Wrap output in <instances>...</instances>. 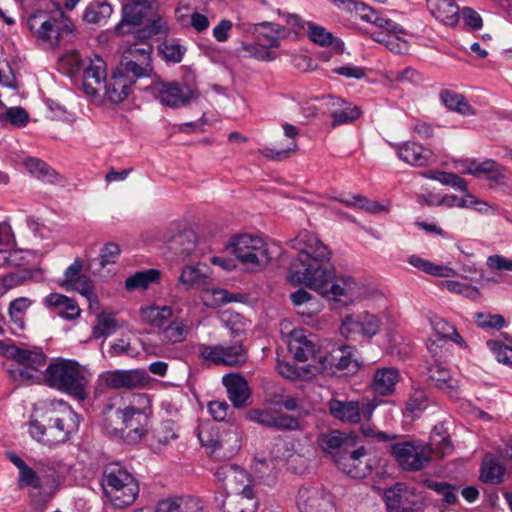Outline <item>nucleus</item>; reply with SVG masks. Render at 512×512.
<instances>
[{
  "instance_id": "1",
  "label": "nucleus",
  "mask_w": 512,
  "mask_h": 512,
  "mask_svg": "<svg viewBox=\"0 0 512 512\" xmlns=\"http://www.w3.org/2000/svg\"><path fill=\"white\" fill-rule=\"evenodd\" d=\"M289 243L297 251L286 277L290 284L305 285L337 307L347 306L361 294L362 286L352 276L336 275L331 252L316 234L303 230Z\"/></svg>"
},
{
  "instance_id": "2",
  "label": "nucleus",
  "mask_w": 512,
  "mask_h": 512,
  "mask_svg": "<svg viewBox=\"0 0 512 512\" xmlns=\"http://www.w3.org/2000/svg\"><path fill=\"white\" fill-rule=\"evenodd\" d=\"M116 415L121 419V426L112 427L111 431L127 444H138L151 427V399L145 393L135 394L130 404L118 409Z\"/></svg>"
},
{
  "instance_id": "3",
  "label": "nucleus",
  "mask_w": 512,
  "mask_h": 512,
  "mask_svg": "<svg viewBox=\"0 0 512 512\" xmlns=\"http://www.w3.org/2000/svg\"><path fill=\"white\" fill-rule=\"evenodd\" d=\"M43 382L50 388L63 392L78 401H85L88 396V379L81 366L74 360L54 359L43 373Z\"/></svg>"
},
{
  "instance_id": "4",
  "label": "nucleus",
  "mask_w": 512,
  "mask_h": 512,
  "mask_svg": "<svg viewBox=\"0 0 512 512\" xmlns=\"http://www.w3.org/2000/svg\"><path fill=\"white\" fill-rule=\"evenodd\" d=\"M101 485L105 496L117 508L132 505L140 491L137 479L119 463L105 466Z\"/></svg>"
},
{
  "instance_id": "5",
  "label": "nucleus",
  "mask_w": 512,
  "mask_h": 512,
  "mask_svg": "<svg viewBox=\"0 0 512 512\" xmlns=\"http://www.w3.org/2000/svg\"><path fill=\"white\" fill-rule=\"evenodd\" d=\"M27 26L37 40L51 45L70 41L74 31L73 22L61 9L53 14L38 11L29 16Z\"/></svg>"
},
{
  "instance_id": "6",
  "label": "nucleus",
  "mask_w": 512,
  "mask_h": 512,
  "mask_svg": "<svg viewBox=\"0 0 512 512\" xmlns=\"http://www.w3.org/2000/svg\"><path fill=\"white\" fill-rule=\"evenodd\" d=\"M198 439L210 456L216 459H230L241 447L238 427L231 429L225 436L220 435L219 427L213 423H205L198 428Z\"/></svg>"
},
{
  "instance_id": "7",
  "label": "nucleus",
  "mask_w": 512,
  "mask_h": 512,
  "mask_svg": "<svg viewBox=\"0 0 512 512\" xmlns=\"http://www.w3.org/2000/svg\"><path fill=\"white\" fill-rule=\"evenodd\" d=\"M232 254L247 271H260L270 260L271 253L267 243L260 237L241 235L231 242Z\"/></svg>"
},
{
  "instance_id": "8",
  "label": "nucleus",
  "mask_w": 512,
  "mask_h": 512,
  "mask_svg": "<svg viewBox=\"0 0 512 512\" xmlns=\"http://www.w3.org/2000/svg\"><path fill=\"white\" fill-rule=\"evenodd\" d=\"M360 367L354 358V347L345 344H328L324 350H319L317 356V370L328 375L336 371L349 370L357 372Z\"/></svg>"
},
{
  "instance_id": "9",
  "label": "nucleus",
  "mask_w": 512,
  "mask_h": 512,
  "mask_svg": "<svg viewBox=\"0 0 512 512\" xmlns=\"http://www.w3.org/2000/svg\"><path fill=\"white\" fill-rule=\"evenodd\" d=\"M387 512H423L427 506L426 495L405 483H396L383 496Z\"/></svg>"
},
{
  "instance_id": "10",
  "label": "nucleus",
  "mask_w": 512,
  "mask_h": 512,
  "mask_svg": "<svg viewBox=\"0 0 512 512\" xmlns=\"http://www.w3.org/2000/svg\"><path fill=\"white\" fill-rule=\"evenodd\" d=\"M152 52L150 43H136L123 53L117 68L135 82L139 78L150 77L153 73Z\"/></svg>"
},
{
  "instance_id": "11",
  "label": "nucleus",
  "mask_w": 512,
  "mask_h": 512,
  "mask_svg": "<svg viewBox=\"0 0 512 512\" xmlns=\"http://www.w3.org/2000/svg\"><path fill=\"white\" fill-rule=\"evenodd\" d=\"M389 451L399 467L405 471H419L425 468L435 452L428 445L411 441L392 444Z\"/></svg>"
},
{
  "instance_id": "12",
  "label": "nucleus",
  "mask_w": 512,
  "mask_h": 512,
  "mask_svg": "<svg viewBox=\"0 0 512 512\" xmlns=\"http://www.w3.org/2000/svg\"><path fill=\"white\" fill-rule=\"evenodd\" d=\"M19 367L8 370L10 377L22 384L39 383L40 368L46 363V355L41 350H29L18 347L13 359Z\"/></svg>"
},
{
  "instance_id": "13",
  "label": "nucleus",
  "mask_w": 512,
  "mask_h": 512,
  "mask_svg": "<svg viewBox=\"0 0 512 512\" xmlns=\"http://www.w3.org/2000/svg\"><path fill=\"white\" fill-rule=\"evenodd\" d=\"M208 272L209 268L205 264L186 265L181 271L179 282L188 288L205 291L211 289L212 295L218 304L236 301L240 296L239 294L232 295L227 290L212 288L213 281Z\"/></svg>"
},
{
  "instance_id": "14",
  "label": "nucleus",
  "mask_w": 512,
  "mask_h": 512,
  "mask_svg": "<svg viewBox=\"0 0 512 512\" xmlns=\"http://www.w3.org/2000/svg\"><path fill=\"white\" fill-rule=\"evenodd\" d=\"M148 89L161 104L171 108L187 106L195 97L194 91L188 85L177 82L157 81Z\"/></svg>"
},
{
  "instance_id": "15",
  "label": "nucleus",
  "mask_w": 512,
  "mask_h": 512,
  "mask_svg": "<svg viewBox=\"0 0 512 512\" xmlns=\"http://www.w3.org/2000/svg\"><path fill=\"white\" fill-rule=\"evenodd\" d=\"M99 380L109 389L132 390L146 387L149 385L151 378L148 373L142 369H131L103 372L99 376Z\"/></svg>"
},
{
  "instance_id": "16",
  "label": "nucleus",
  "mask_w": 512,
  "mask_h": 512,
  "mask_svg": "<svg viewBox=\"0 0 512 512\" xmlns=\"http://www.w3.org/2000/svg\"><path fill=\"white\" fill-rule=\"evenodd\" d=\"M107 81V66L100 56L90 58L83 69L82 90L88 95L95 97L103 90Z\"/></svg>"
},
{
  "instance_id": "17",
  "label": "nucleus",
  "mask_w": 512,
  "mask_h": 512,
  "mask_svg": "<svg viewBox=\"0 0 512 512\" xmlns=\"http://www.w3.org/2000/svg\"><path fill=\"white\" fill-rule=\"evenodd\" d=\"M300 512H334L330 494L314 487H301L297 494Z\"/></svg>"
},
{
  "instance_id": "18",
  "label": "nucleus",
  "mask_w": 512,
  "mask_h": 512,
  "mask_svg": "<svg viewBox=\"0 0 512 512\" xmlns=\"http://www.w3.org/2000/svg\"><path fill=\"white\" fill-rule=\"evenodd\" d=\"M364 456L366 449L363 446L352 451L348 449L343 454L336 455V465L352 478H364L371 472L369 464L362 461Z\"/></svg>"
},
{
  "instance_id": "19",
  "label": "nucleus",
  "mask_w": 512,
  "mask_h": 512,
  "mask_svg": "<svg viewBox=\"0 0 512 512\" xmlns=\"http://www.w3.org/2000/svg\"><path fill=\"white\" fill-rule=\"evenodd\" d=\"M358 436L356 433H344L339 430H333L329 433L321 434L318 437L320 448L330 453L333 461L336 463V455L343 454L348 449L356 446Z\"/></svg>"
},
{
  "instance_id": "20",
  "label": "nucleus",
  "mask_w": 512,
  "mask_h": 512,
  "mask_svg": "<svg viewBox=\"0 0 512 512\" xmlns=\"http://www.w3.org/2000/svg\"><path fill=\"white\" fill-rule=\"evenodd\" d=\"M326 105L329 115L332 118V127L353 123L359 119L362 114L358 106L341 98L329 96Z\"/></svg>"
},
{
  "instance_id": "21",
  "label": "nucleus",
  "mask_w": 512,
  "mask_h": 512,
  "mask_svg": "<svg viewBox=\"0 0 512 512\" xmlns=\"http://www.w3.org/2000/svg\"><path fill=\"white\" fill-rule=\"evenodd\" d=\"M75 416L72 410H68L61 416L51 417L49 419L48 437L45 439V444L53 445L65 442L75 428Z\"/></svg>"
},
{
  "instance_id": "22",
  "label": "nucleus",
  "mask_w": 512,
  "mask_h": 512,
  "mask_svg": "<svg viewBox=\"0 0 512 512\" xmlns=\"http://www.w3.org/2000/svg\"><path fill=\"white\" fill-rule=\"evenodd\" d=\"M136 82L120 71L117 67L105 83V95L110 102L118 104L123 102L130 94Z\"/></svg>"
},
{
  "instance_id": "23",
  "label": "nucleus",
  "mask_w": 512,
  "mask_h": 512,
  "mask_svg": "<svg viewBox=\"0 0 512 512\" xmlns=\"http://www.w3.org/2000/svg\"><path fill=\"white\" fill-rule=\"evenodd\" d=\"M398 157L417 167H425L429 165L435 158L433 152L417 142H405L394 146Z\"/></svg>"
},
{
  "instance_id": "24",
  "label": "nucleus",
  "mask_w": 512,
  "mask_h": 512,
  "mask_svg": "<svg viewBox=\"0 0 512 512\" xmlns=\"http://www.w3.org/2000/svg\"><path fill=\"white\" fill-rule=\"evenodd\" d=\"M222 383L234 408L244 407L250 397V389L246 379L239 374L229 373L223 377Z\"/></svg>"
},
{
  "instance_id": "25",
  "label": "nucleus",
  "mask_w": 512,
  "mask_h": 512,
  "mask_svg": "<svg viewBox=\"0 0 512 512\" xmlns=\"http://www.w3.org/2000/svg\"><path fill=\"white\" fill-rule=\"evenodd\" d=\"M41 483V493L51 497L60 487V466L49 460L35 462Z\"/></svg>"
},
{
  "instance_id": "26",
  "label": "nucleus",
  "mask_w": 512,
  "mask_h": 512,
  "mask_svg": "<svg viewBox=\"0 0 512 512\" xmlns=\"http://www.w3.org/2000/svg\"><path fill=\"white\" fill-rule=\"evenodd\" d=\"M330 415L343 423L356 424L361 420V409L359 401H343L332 398L328 402Z\"/></svg>"
},
{
  "instance_id": "27",
  "label": "nucleus",
  "mask_w": 512,
  "mask_h": 512,
  "mask_svg": "<svg viewBox=\"0 0 512 512\" xmlns=\"http://www.w3.org/2000/svg\"><path fill=\"white\" fill-rule=\"evenodd\" d=\"M427 378L433 387L448 395H453L459 388L458 380L440 363H434L427 368Z\"/></svg>"
},
{
  "instance_id": "28",
  "label": "nucleus",
  "mask_w": 512,
  "mask_h": 512,
  "mask_svg": "<svg viewBox=\"0 0 512 512\" xmlns=\"http://www.w3.org/2000/svg\"><path fill=\"white\" fill-rule=\"evenodd\" d=\"M431 14L445 25L455 26L459 21V6L455 0H427Z\"/></svg>"
},
{
  "instance_id": "29",
  "label": "nucleus",
  "mask_w": 512,
  "mask_h": 512,
  "mask_svg": "<svg viewBox=\"0 0 512 512\" xmlns=\"http://www.w3.org/2000/svg\"><path fill=\"white\" fill-rule=\"evenodd\" d=\"M293 341L290 344V350L294 354V359L299 362L307 361L309 358L317 364L319 349L302 331L294 330L292 332Z\"/></svg>"
},
{
  "instance_id": "30",
  "label": "nucleus",
  "mask_w": 512,
  "mask_h": 512,
  "mask_svg": "<svg viewBox=\"0 0 512 512\" xmlns=\"http://www.w3.org/2000/svg\"><path fill=\"white\" fill-rule=\"evenodd\" d=\"M150 7L149 0H133L123 7V18L116 26V32L121 33L126 25L137 26L147 14Z\"/></svg>"
},
{
  "instance_id": "31",
  "label": "nucleus",
  "mask_w": 512,
  "mask_h": 512,
  "mask_svg": "<svg viewBox=\"0 0 512 512\" xmlns=\"http://www.w3.org/2000/svg\"><path fill=\"white\" fill-rule=\"evenodd\" d=\"M399 377V371L394 367L379 368L375 371L372 388L381 396L391 395Z\"/></svg>"
},
{
  "instance_id": "32",
  "label": "nucleus",
  "mask_w": 512,
  "mask_h": 512,
  "mask_svg": "<svg viewBox=\"0 0 512 512\" xmlns=\"http://www.w3.org/2000/svg\"><path fill=\"white\" fill-rule=\"evenodd\" d=\"M24 166L30 174L38 178L39 180L49 184H61L62 177L58 172L50 167L44 161L29 157L24 161Z\"/></svg>"
},
{
  "instance_id": "33",
  "label": "nucleus",
  "mask_w": 512,
  "mask_h": 512,
  "mask_svg": "<svg viewBox=\"0 0 512 512\" xmlns=\"http://www.w3.org/2000/svg\"><path fill=\"white\" fill-rule=\"evenodd\" d=\"M441 103L450 111L456 112L463 116H473L476 114L475 109L469 104L463 94L442 89L439 93Z\"/></svg>"
},
{
  "instance_id": "34",
  "label": "nucleus",
  "mask_w": 512,
  "mask_h": 512,
  "mask_svg": "<svg viewBox=\"0 0 512 512\" xmlns=\"http://www.w3.org/2000/svg\"><path fill=\"white\" fill-rule=\"evenodd\" d=\"M162 343H180L186 337L183 322H150Z\"/></svg>"
},
{
  "instance_id": "35",
  "label": "nucleus",
  "mask_w": 512,
  "mask_h": 512,
  "mask_svg": "<svg viewBox=\"0 0 512 512\" xmlns=\"http://www.w3.org/2000/svg\"><path fill=\"white\" fill-rule=\"evenodd\" d=\"M188 10V7L176 8L177 23L183 28H193L198 33L207 30L210 24L208 17L197 11L188 13Z\"/></svg>"
},
{
  "instance_id": "36",
  "label": "nucleus",
  "mask_w": 512,
  "mask_h": 512,
  "mask_svg": "<svg viewBox=\"0 0 512 512\" xmlns=\"http://www.w3.org/2000/svg\"><path fill=\"white\" fill-rule=\"evenodd\" d=\"M196 248V234L193 230H184L169 241V249L179 258L190 256Z\"/></svg>"
},
{
  "instance_id": "37",
  "label": "nucleus",
  "mask_w": 512,
  "mask_h": 512,
  "mask_svg": "<svg viewBox=\"0 0 512 512\" xmlns=\"http://www.w3.org/2000/svg\"><path fill=\"white\" fill-rule=\"evenodd\" d=\"M257 41L265 43L266 46L278 48L280 37H284L285 28L277 23L262 22L257 24Z\"/></svg>"
},
{
  "instance_id": "38",
  "label": "nucleus",
  "mask_w": 512,
  "mask_h": 512,
  "mask_svg": "<svg viewBox=\"0 0 512 512\" xmlns=\"http://www.w3.org/2000/svg\"><path fill=\"white\" fill-rule=\"evenodd\" d=\"M465 171L476 177L486 175L487 178L492 181H499L503 177L500 165L494 160L490 159L483 162H477L475 160L468 161L465 167Z\"/></svg>"
},
{
  "instance_id": "39",
  "label": "nucleus",
  "mask_w": 512,
  "mask_h": 512,
  "mask_svg": "<svg viewBox=\"0 0 512 512\" xmlns=\"http://www.w3.org/2000/svg\"><path fill=\"white\" fill-rule=\"evenodd\" d=\"M506 469L496 459L485 457L481 469L480 479L484 483L498 485L504 481Z\"/></svg>"
},
{
  "instance_id": "40",
  "label": "nucleus",
  "mask_w": 512,
  "mask_h": 512,
  "mask_svg": "<svg viewBox=\"0 0 512 512\" xmlns=\"http://www.w3.org/2000/svg\"><path fill=\"white\" fill-rule=\"evenodd\" d=\"M161 272L158 269H147L138 271L129 276L125 280V288L127 291H134L136 289H147L150 284L159 281Z\"/></svg>"
},
{
  "instance_id": "41",
  "label": "nucleus",
  "mask_w": 512,
  "mask_h": 512,
  "mask_svg": "<svg viewBox=\"0 0 512 512\" xmlns=\"http://www.w3.org/2000/svg\"><path fill=\"white\" fill-rule=\"evenodd\" d=\"M378 331V322H341L340 326V333L346 338L353 339L356 334L371 339Z\"/></svg>"
},
{
  "instance_id": "42",
  "label": "nucleus",
  "mask_w": 512,
  "mask_h": 512,
  "mask_svg": "<svg viewBox=\"0 0 512 512\" xmlns=\"http://www.w3.org/2000/svg\"><path fill=\"white\" fill-rule=\"evenodd\" d=\"M334 3L343 10L350 13H354L361 20L374 24L375 18L378 16V12L373 8L369 7L363 2H357L354 0H334Z\"/></svg>"
},
{
  "instance_id": "43",
  "label": "nucleus",
  "mask_w": 512,
  "mask_h": 512,
  "mask_svg": "<svg viewBox=\"0 0 512 512\" xmlns=\"http://www.w3.org/2000/svg\"><path fill=\"white\" fill-rule=\"evenodd\" d=\"M112 6L108 2H91L85 9L83 21L91 24H99L111 16Z\"/></svg>"
},
{
  "instance_id": "44",
  "label": "nucleus",
  "mask_w": 512,
  "mask_h": 512,
  "mask_svg": "<svg viewBox=\"0 0 512 512\" xmlns=\"http://www.w3.org/2000/svg\"><path fill=\"white\" fill-rule=\"evenodd\" d=\"M222 365L235 367L244 364L247 354L243 348L242 341H236L233 345H223Z\"/></svg>"
},
{
  "instance_id": "45",
  "label": "nucleus",
  "mask_w": 512,
  "mask_h": 512,
  "mask_svg": "<svg viewBox=\"0 0 512 512\" xmlns=\"http://www.w3.org/2000/svg\"><path fill=\"white\" fill-rule=\"evenodd\" d=\"M408 263L413 267L433 276L449 277L454 273L452 268L436 265L416 255L410 256L408 258Z\"/></svg>"
},
{
  "instance_id": "46",
  "label": "nucleus",
  "mask_w": 512,
  "mask_h": 512,
  "mask_svg": "<svg viewBox=\"0 0 512 512\" xmlns=\"http://www.w3.org/2000/svg\"><path fill=\"white\" fill-rule=\"evenodd\" d=\"M293 304L299 308L298 313L302 316L312 317L317 312V305L306 290L300 288L290 296Z\"/></svg>"
},
{
  "instance_id": "47",
  "label": "nucleus",
  "mask_w": 512,
  "mask_h": 512,
  "mask_svg": "<svg viewBox=\"0 0 512 512\" xmlns=\"http://www.w3.org/2000/svg\"><path fill=\"white\" fill-rule=\"evenodd\" d=\"M423 175L432 180H436L443 185L451 186L459 191H467V182L455 173L444 171H426Z\"/></svg>"
},
{
  "instance_id": "48",
  "label": "nucleus",
  "mask_w": 512,
  "mask_h": 512,
  "mask_svg": "<svg viewBox=\"0 0 512 512\" xmlns=\"http://www.w3.org/2000/svg\"><path fill=\"white\" fill-rule=\"evenodd\" d=\"M208 411L213 419L217 422L226 421L230 424L231 429H234L236 426L235 418L233 417V413H229L230 406L229 404L223 401H210L207 405Z\"/></svg>"
},
{
  "instance_id": "49",
  "label": "nucleus",
  "mask_w": 512,
  "mask_h": 512,
  "mask_svg": "<svg viewBox=\"0 0 512 512\" xmlns=\"http://www.w3.org/2000/svg\"><path fill=\"white\" fill-rule=\"evenodd\" d=\"M29 121L28 112L22 107H10L0 114V123L5 126L10 123L14 127H25Z\"/></svg>"
},
{
  "instance_id": "50",
  "label": "nucleus",
  "mask_w": 512,
  "mask_h": 512,
  "mask_svg": "<svg viewBox=\"0 0 512 512\" xmlns=\"http://www.w3.org/2000/svg\"><path fill=\"white\" fill-rule=\"evenodd\" d=\"M141 317L143 320H168L170 318H174L177 320L178 316H175L173 309L171 306H158V305H150L147 307H142L140 309Z\"/></svg>"
},
{
  "instance_id": "51",
  "label": "nucleus",
  "mask_w": 512,
  "mask_h": 512,
  "mask_svg": "<svg viewBox=\"0 0 512 512\" xmlns=\"http://www.w3.org/2000/svg\"><path fill=\"white\" fill-rule=\"evenodd\" d=\"M270 428L280 431L302 430V426L298 418L281 413L279 411H274V416Z\"/></svg>"
},
{
  "instance_id": "52",
  "label": "nucleus",
  "mask_w": 512,
  "mask_h": 512,
  "mask_svg": "<svg viewBox=\"0 0 512 512\" xmlns=\"http://www.w3.org/2000/svg\"><path fill=\"white\" fill-rule=\"evenodd\" d=\"M263 42L257 41L255 44H243L242 50L250 56L261 61H272L277 58V54Z\"/></svg>"
},
{
  "instance_id": "53",
  "label": "nucleus",
  "mask_w": 512,
  "mask_h": 512,
  "mask_svg": "<svg viewBox=\"0 0 512 512\" xmlns=\"http://www.w3.org/2000/svg\"><path fill=\"white\" fill-rule=\"evenodd\" d=\"M308 36L312 42L322 47L332 45L335 40L331 32L314 23H308Z\"/></svg>"
},
{
  "instance_id": "54",
  "label": "nucleus",
  "mask_w": 512,
  "mask_h": 512,
  "mask_svg": "<svg viewBox=\"0 0 512 512\" xmlns=\"http://www.w3.org/2000/svg\"><path fill=\"white\" fill-rule=\"evenodd\" d=\"M429 397L423 389H415L406 402L407 411L418 414L429 406Z\"/></svg>"
},
{
  "instance_id": "55",
  "label": "nucleus",
  "mask_w": 512,
  "mask_h": 512,
  "mask_svg": "<svg viewBox=\"0 0 512 512\" xmlns=\"http://www.w3.org/2000/svg\"><path fill=\"white\" fill-rule=\"evenodd\" d=\"M340 202L347 206H355L370 213H379L385 210L379 202L372 201L361 195H354L352 199H341Z\"/></svg>"
},
{
  "instance_id": "56",
  "label": "nucleus",
  "mask_w": 512,
  "mask_h": 512,
  "mask_svg": "<svg viewBox=\"0 0 512 512\" xmlns=\"http://www.w3.org/2000/svg\"><path fill=\"white\" fill-rule=\"evenodd\" d=\"M18 485L23 487H31L41 492V483L38 474V469L27 465L19 472Z\"/></svg>"
},
{
  "instance_id": "57",
  "label": "nucleus",
  "mask_w": 512,
  "mask_h": 512,
  "mask_svg": "<svg viewBox=\"0 0 512 512\" xmlns=\"http://www.w3.org/2000/svg\"><path fill=\"white\" fill-rule=\"evenodd\" d=\"M215 478L224 483L227 480H236L238 478H244L247 473L241 467L235 464H227L220 466L214 473Z\"/></svg>"
},
{
  "instance_id": "58",
  "label": "nucleus",
  "mask_w": 512,
  "mask_h": 512,
  "mask_svg": "<svg viewBox=\"0 0 512 512\" xmlns=\"http://www.w3.org/2000/svg\"><path fill=\"white\" fill-rule=\"evenodd\" d=\"M168 33V26L164 19L158 17L148 21L145 27L138 32L139 38H151L158 35H166Z\"/></svg>"
},
{
  "instance_id": "59",
  "label": "nucleus",
  "mask_w": 512,
  "mask_h": 512,
  "mask_svg": "<svg viewBox=\"0 0 512 512\" xmlns=\"http://www.w3.org/2000/svg\"><path fill=\"white\" fill-rule=\"evenodd\" d=\"M186 51V47L174 41H166L161 46L163 57L173 63H180Z\"/></svg>"
},
{
  "instance_id": "60",
  "label": "nucleus",
  "mask_w": 512,
  "mask_h": 512,
  "mask_svg": "<svg viewBox=\"0 0 512 512\" xmlns=\"http://www.w3.org/2000/svg\"><path fill=\"white\" fill-rule=\"evenodd\" d=\"M178 435L174 431L170 422L163 423L158 429L154 431L153 439L154 446L160 448L169 444L170 440H175Z\"/></svg>"
},
{
  "instance_id": "61",
  "label": "nucleus",
  "mask_w": 512,
  "mask_h": 512,
  "mask_svg": "<svg viewBox=\"0 0 512 512\" xmlns=\"http://www.w3.org/2000/svg\"><path fill=\"white\" fill-rule=\"evenodd\" d=\"M487 346L498 362L512 365V348L496 340H488Z\"/></svg>"
},
{
  "instance_id": "62",
  "label": "nucleus",
  "mask_w": 512,
  "mask_h": 512,
  "mask_svg": "<svg viewBox=\"0 0 512 512\" xmlns=\"http://www.w3.org/2000/svg\"><path fill=\"white\" fill-rule=\"evenodd\" d=\"M433 328L439 339H450L459 344L464 342L456 327L450 325L449 322H433Z\"/></svg>"
},
{
  "instance_id": "63",
  "label": "nucleus",
  "mask_w": 512,
  "mask_h": 512,
  "mask_svg": "<svg viewBox=\"0 0 512 512\" xmlns=\"http://www.w3.org/2000/svg\"><path fill=\"white\" fill-rule=\"evenodd\" d=\"M69 286H71L74 290L78 291L80 294L85 296L89 300V302L97 298L94 291L93 282L86 275H83L77 280L73 281L71 284H69Z\"/></svg>"
},
{
  "instance_id": "64",
  "label": "nucleus",
  "mask_w": 512,
  "mask_h": 512,
  "mask_svg": "<svg viewBox=\"0 0 512 512\" xmlns=\"http://www.w3.org/2000/svg\"><path fill=\"white\" fill-rule=\"evenodd\" d=\"M224 512H253V505H245L241 497L227 496L222 503Z\"/></svg>"
}]
</instances>
